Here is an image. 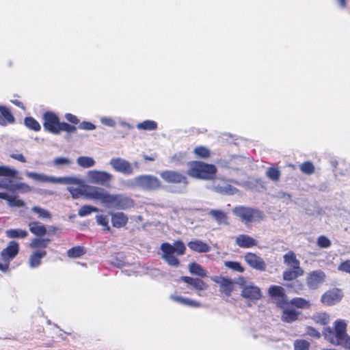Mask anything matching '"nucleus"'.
Here are the masks:
<instances>
[{"label": "nucleus", "instance_id": "nucleus-38", "mask_svg": "<svg viewBox=\"0 0 350 350\" xmlns=\"http://www.w3.org/2000/svg\"><path fill=\"white\" fill-rule=\"evenodd\" d=\"M10 207H23L25 202L16 196H11L7 193L5 200Z\"/></svg>", "mask_w": 350, "mask_h": 350}, {"label": "nucleus", "instance_id": "nucleus-17", "mask_svg": "<svg viewBox=\"0 0 350 350\" xmlns=\"http://www.w3.org/2000/svg\"><path fill=\"white\" fill-rule=\"evenodd\" d=\"M180 280L185 282L193 289L198 291V295L202 296L200 291H205L208 288V285L202 280L198 278H191L189 276H182Z\"/></svg>", "mask_w": 350, "mask_h": 350}, {"label": "nucleus", "instance_id": "nucleus-46", "mask_svg": "<svg viewBox=\"0 0 350 350\" xmlns=\"http://www.w3.org/2000/svg\"><path fill=\"white\" fill-rule=\"evenodd\" d=\"M31 211L33 213H36L40 218H42V219H51V215L50 213L48 211H46V210H45V209H44V208H42L41 207L33 206L31 208Z\"/></svg>", "mask_w": 350, "mask_h": 350}, {"label": "nucleus", "instance_id": "nucleus-49", "mask_svg": "<svg viewBox=\"0 0 350 350\" xmlns=\"http://www.w3.org/2000/svg\"><path fill=\"white\" fill-rule=\"evenodd\" d=\"M295 350H309L310 343L305 340H297L294 342Z\"/></svg>", "mask_w": 350, "mask_h": 350}, {"label": "nucleus", "instance_id": "nucleus-7", "mask_svg": "<svg viewBox=\"0 0 350 350\" xmlns=\"http://www.w3.org/2000/svg\"><path fill=\"white\" fill-rule=\"evenodd\" d=\"M128 185L132 188H139L146 191L158 190L162 187L159 179L151 174L137 176L129 181Z\"/></svg>", "mask_w": 350, "mask_h": 350}, {"label": "nucleus", "instance_id": "nucleus-58", "mask_svg": "<svg viewBox=\"0 0 350 350\" xmlns=\"http://www.w3.org/2000/svg\"><path fill=\"white\" fill-rule=\"evenodd\" d=\"M79 128L83 130L92 131L96 129V126L89 122H83L79 124Z\"/></svg>", "mask_w": 350, "mask_h": 350}, {"label": "nucleus", "instance_id": "nucleus-48", "mask_svg": "<svg viewBox=\"0 0 350 350\" xmlns=\"http://www.w3.org/2000/svg\"><path fill=\"white\" fill-rule=\"evenodd\" d=\"M193 152L197 157L201 158H208L210 156V150L204 146H199L194 149Z\"/></svg>", "mask_w": 350, "mask_h": 350}, {"label": "nucleus", "instance_id": "nucleus-33", "mask_svg": "<svg viewBox=\"0 0 350 350\" xmlns=\"http://www.w3.org/2000/svg\"><path fill=\"white\" fill-rule=\"evenodd\" d=\"M312 319L315 323L322 325L327 324L330 321L329 315L325 312L314 314Z\"/></svg>", "mask_w": 350, "mask_h": 350}, {"label": "nucleus", "instance_id": "nucleus-24", "mask_svg": "<svg viewBox=\"0 0 350 350\" xmlns=\"http://www.w3.org/2000/svg\"><path fill=\"white\" fill-rule=\"evenodd\" d=\"M188 247L193 251L205 253L210 250V247L206 243L200 240H193L188 243Z\"/></svg>", "mask_w": 350, "mask_h": 350}, {"label": "nucleus", "instance_id": "nucleus-64", "mask_svg": "<svg viewBox=\"0 0 350 350\" xmlns=\"http://www.w3.org/2000/svg\"><path fill=\"white\" fill-rule=\"evenodd\" d=\"M12 103H14L15 105H16L22 109H24V106H23V103L21 102L18 101V100H12Z\"/></svg>", "mask_w": 350, "mask_h": 350}, {"label": "nucleus", "instance_id": "nucleus-4", "mask_svg": "<svg viewBox=\"0 0 350 350\" xmlns=\"http://www.w3.org/2000/svg\"><path fill=\"white\" fill-rule=\"evenodd\" d=\"M25 175L34 180L42 183H52L62 185H83L84 181L77 176L55 177L49 176L44 174L26 172Z\"/></svg>", "mask_w": 350, "mask_h": 350}, {"label": "nucleus", "instance_id": "nucleus-12", "mask_svg": "<svg viewBox=\"0 0 350 350\" xmlns=\"http://www.w3.org/2000/svg\"><path fill=\"white\" fill-rule=\"evenodd\" d=\"M109 164L116 172L123 174L131 175L134 172L133 165L124 159L113 158L110 160Z\"/></svg>", "mask_w": 350, "mask_h": 350}, {"label": "nucleus", "instance_id": "nucleus-31", "mask_svg": "<svg viewBox=\"0 0 350 350\" xmlns=\"http://www.w3.org/2000/svg\"><path fill=\"white\" fill-rule=\"evenodd\" d=\"M189 270L191 274L196 275L200 277H206V270L199 264L196 262H192L189 265Z\"/></svg>", "mask_w": 350, "mask_h": 350}, {"label": "nucleus", "instance_id": "nucleus-62", "mask_svg": "<svg viewBox=\"0 0 350 350\" xmlns=\"http://www.w3.org/2000/svg\"><path fill=\"white\" fill-rule=\"evenodd\" d=\"M277 197L281 199L291 200V196L289 193H286L284 192H278L277 194Z\"/></svg>", "mask_w": 350, "mask_h": 350}, {"label": "nucleus", "instance_id": "nucleus-47", "mask_svg": "<svg viewBox=\"0 0 350 350\" xmlns=\"http://www.w3.org/2000/svg\"><path fill=\"white\" fill-rule=\"evenodd\" d=\"M12 177L0 176V189H5L10 191L12 185Z\"/></svg>", "mask_w": 350, "mask_h": 350}, {"label": "nucleus", "instance_id": "nucleus-56", "mask_svg": "<svg viewBox=\"0 0 350 350\" xmlns=\"http://www.w3.org/2000/svg\"><path fill=\"white\" fill-rule=\"evenodd\" d=\"M338 269L339 271L350 273V260H347L340 263Z\"/></svg>", "mask_w": 350, "mask_h": 350}, {"label": "nucleus", "instance_id": "nucleus-34", "mask_svg": "<svg viewBox=\"0 0 350 350\" xmlns=\"http://www.w3.org/2000/svg\"><path fill=\"white\" fill-rule=\"evenodd\" d=\"M20 191L21 193H28L31 191V188L28 185L23 183H14L12 182V185H11L10 191Z\"/></svg>", "mask_w": 350, "mask_h": 350}, {"label": "nucleus", "instance_id": "nucleus-2", "mask_svg": "<svg viewBox=\"0 0 350 350\" xmlns=\"http://www.w3.org/2000/svg\"><path fill=\"white\" fill-rule=\"evenodd\" d=\"M269 293L272 297L273 303L282 310V314L281 316L282 321L291 323L298 319V317L300 315V312L297 311L290 306L282 287L271 286L269 288Z\"/></svg>", "mask_w": 350, "mask_h": 350}, {"label": "nucleus", "instance_id": "nucleus-36", "mask_svg": "<svg viewBox=\"0 0 350 350\" xmlns=\"http://www.w3.org/2000/svg\"><path fill=\"white\" fill-rule=\"evenodd\" d=\"M209 214L215 219L218 224H227L226 215L222 211L211 210L210 211Z\"/></svg>", "mask_w": 350, "mask_h": 350}, {"label": "nucleus", "instance_id": "nucleus-8", "mask_svg": "<svg viewBox=\"0 0 350 350\" xmlns=\"http://www.w3.org/2000/svg\"><path fill=\"white\" fill-rule=\"evenodd\" d=\"M161 250L163 252L162 258L170 265L173 267H178L179 265V261L178 258L174 256V254L178 255L183 254L186 247L182 241H178L174 243V245L168 243H163L161 245Z\"/></svg>", "mask_w": 350, "mask_h": 350}, {"label": "nucleus", "instance_id": "nucleus-32", "mask_svg": "<svg viewBox=\"0 0 350 350\" xmlns=\"http://www.w3.org/2000/svg\"><path fill=\"white\" fill-rule=\"evenodd\" d=\"M77 163L83 168H89L94 166L96 161L93 158L90 157L83 156L77 158Z\"/></svg>", "mask_w": 350, "mask_h": 350}, {"label": "nucleus", "instance_id": "nucleus-63", "mask_svg": "<svg viewBox=\"0 0 350 350\" xmlns=\"http://www.w3.org/2000/svg\"><path fill=\"white\" fill-rule=\"evenodd\" d=\"M184 158L185 154L182 153L176 154L172 157V161H175L176 160L180 161Z\"/></svg>", "mask_w": 350, "mask_h": 350}, {"label": "nucleus", "instance_id": "nucleus-9", "mask_svg": "<svg viewBox=\"0 0 350 350\" xmlns=\"http://www.w3.org/2000/svg\"><path fill=\"white\" fill-rule=\"evenodd\" d=\"M232 212L245 224L260 221L265 217L262 211L246 206H237Z\"/></svg>", "mask_w": 350, "mask_h": 350}, {"label": "nucleus", "instance_id": "nucleus-27", "mask_svg": "<svg viewBox=\"0 0 350 350\" xmlns=\"http://www.w3.org/2000/svg\"><path fill=\"white\" fill-rule=\"evenodd\" d=\"M29 228L31 233L38 237L44 236L46 233L45 226L37 221L30 222L29 224Z\"/></svg>", "mask_w": 350, "mask_h": 350}, {"label": "nucleus", "instance_id": "nucleus-16", "mask_svg": "<svg viewBox=\"0 0 350 350\" xmlns=\"http://www.w3.org/2000/svg\"><path fill=\"white\" fill-rule=\"evenodd\" d=\"M343 297L340 289L335 288L326 292L321 297V301L327 306L334 305L339 302Z\"/></svg>", "mask_w": 350, "mask_h": 350}, {"label": "nucleus", "instance_id": "nucleus-14", "mask_svg": "<svg viewBox=\"0 0 350 350\" xmlns=\"http://www.w3.org/2000/svg\"><path fill=\"white\" fill-rule=\"evenodd\" d=\"M43 126L45 130L53 134L59 133V122L58 117L52 112H46L43 116Z\"/></svg>", "mask_w": 350, "mask_h": 350}, {"label": "nucleus", "instance_id": "nucleus-41", "mask_svg": "<svg viewBox=\"0 0 350 350\" xmlns=\"http://www.w3.org/2000/svg\"><path fill=\"white\" fill-rule=\"evenodd\" d=\"M98 208L90 205H84L78 211V215L80 217H85L90 215L93 212H98Z\"/></svg>", "mask_w": 350, "mask_h": 350}, {"label": "nucleus", "instance_id": "nucleus-39", "mask_svg": "<svg viewBox=\"0 0 350 350\" xmlns=\"http://www.w3.org/2000/svg\"><path fill=\"white\" fill-rule=\"evenodd\" d=\"M157 127V124L153 120H145L137 125V128L139 130L154 131Z\"/></svg>", "mask_w": 350, "mask_h": 350}, {"label": "nucleus", "instance_id": "nucleus-43", "mask_svg": "<svg viewBox=\"0 0 350 350\" xmlns=\"http://www.w3.org/2000/svg\"><path fill=\"white\" fill-rule=\"evenodd\" d=\"M96 220L98 225L102 226L103 229L105 230H110V226H109V218L108 215L99 214L96 216Z\"/></svg>", "mask_w": 350, "mask_h": 350}, {"label": "nucleus", "instance_id": "nucleus-44", "mask_svg": "<svg viewBox=\"0 0 350 350\" xmlns=\"http://www.w3.org/2000/svg\"><path fill=\"white\" fill-rule=\"evenodd\" d=\"M24 122L25 126L31 130L38 131L41 129L40 124L38 123V122L31 117L25 118Z\"/></svg>", "mask_w": 350, "mask_h": 350}, {"label": "nucleus", "instance_id": "nucleus-35", "mask_svg": "<svg viewBox=\"0 0 350 350\" xmlns=\"http://www.w3.org/2000/svg\"><path fill=\"white\" fill-rule=\"evenodd\" d=\"M50 241L51 240L49 239L36 238L31 241L29 244V247L33 249L45 248L47 247Z\"/></svg>", "mask_w": 350, "mask_h": 350}, {"label": "nucleus", "instance_id": "nucleus-5", "mask_svg": "<svg viewBox=\"0 0 350 350\" xmlns=\"http://www.w3.org/2000/svg\"><path fill=\"white\" fill-rule=\"evenodd\" d=\"M159 174L165 182L180 185L178 187H172L170 189L172 192L183 193L186 191V187L188 185V178L185 174L174 170H164L161 172Z\"/></svg>", "mask_w": 350, "mask_h": 350}, {"label": "nucleus", "instance_id": "nucleus-57", "mask_svg": "<svg viewBox=\"0 0 350 350\" xmlns=\"http://www.w3.org/2000/svg\"><path fill=\"white\" fill-rule=\"evenodd\" d=\"M75 130H76V127L75 126H72L66 122H61V124L59 126V132L61 131H64L71 133V132L75 131Z\"/></svg>", "mask_w": 350, "mask_h": 350}, {"label": "nucleus", "instance_id": "nucleus-26", "mask_svg": "<svg viewBox=\"0 0 350 350\" xmlns=\"http://www.w3.org/2000/svg\"><path fill=\"white\" fill-rule=\"evenodd\" d=\"M46 254L45 250L36 251L32 253L29 258V264L31 268H35L40 265L41 259Z\"/></svg>", "mask_w": 350, "mask_h": 350}, {"label": "nucleus", "instance_id": "nucleus-54", "mask_svg": "<svg viewBox=\"0 0 350 350\" xmlns=\"http://www.w3.org/2000/svg\"><path fill=\"white\" fill-rule=\"evenodd\" d=\"M317 245L321 248H328L331 245V241L325 236H320L317 239Z\"/></svg>", "mask_w": 350, "mask_h": 350}, {"label": "nucleus", "instance_id": "nucleus-20", "mask_svg": "<svg viewBox=\"0 0 350 350\" xmlns=\"http://www.w3.org/2000/svg\"><path fill=\"white\" fill-rule=\"evenodd\" d=\"M236 244L241 248H250L257 245L258 241L247 234H239L236 237Z\"/></svg>", "mask_w": 350, "mask_h": 350}, {"label": "nucleus", "instance_id": "nucleus-6", "mask_svg": "<svg viewBox=\"0 0 350 350\" xmlns=\"http://www.w3.org/2000/svg\"><path fill=\"white\" fill-rule=\"evenodd\" d=\"M216 172L217 168L214 165L202 161L193 162L187 170V174L189 176L205 180L213 179Z\"/></svg>", "mask_w": 350, "mask_h": 350}, {"label": "nucleus", "instance_id": "nucleus-42", "mask_svg": "<svg viewBox=\"0 0 350 350\" xmlns=\"http://www.w3.org/2000/svg\"><path fill=\"white\" fill-rule=\"evenodd\" d=\"M85 253L84 248L81 246L74 247L68 250L67 254L70 258H79Z\"/></svg>", "mask_w": 350, "mask_h": 350}, {"label": "nucleus", "instance_id": "nucleus-55", "mask_svg": "<svg viewBox=\"0 0 350 350\" xmlns=\"http://www.w3.org/2000/svg\"><path fill=\"white\" fill-rule=\"evenodd\" d=\"M306 334L311 337H314L316 338H319L321 337V334L316 329L312 327H307L306 328Z\"/></svg>", "mask_w": 350, "mask_h": 350}, {"label": "nucleus", "instance_id": "nucleus-18", "mask_svg": "<svg viewBox=\"0 0 350 350\" xmlns=\"http://www.w3.org/2000/svg\"><path fill=\"white\" fill-rule=\"evenodd\" d=\"M325 275L322 271H315L312 272L307 278V284L310 288H316L325 280Z\"/></svg>", "mask_w": 350, "mask_h": 350}, {"label": "nucleus", "instance_id": "nucleus-61", "mask_svg": "<svg viewBox=\"0 0 350 350\" xmlns=\"http://www.w3.org/2000/svg\"><path fill=\"white\" fill-rule=\"evenodd\" d=\"M10 157L12 159H16L17 161H19L21 162H23V163H25L26 162V159H25V157L22 154L14 153V154H12L10 155Z\"/></svg>", "mask_w": 350, "mask_h": 350}, {"label": "nucleus", "instance_id": "nucleus-51", "mask_svg": "<svg viewBox=\"0 0 350 350\" xmlns=\"http://www.w3.org/2000/svg\"><path fill=\"white\" fill-rule=\"evenodd\" d=\"M90 186H87L84 191H82L81 189L79 188H74L72 187H68V190L69 191L73 198H78L82 195H83L86 198H88L85 195V191Z\"/></svg>", "mask_w": 350, "mask_h": 350}, {"label": "nucleus", "instance_id": "nucleus-53", "mask_svg": "<svg viewBox=\"0 0 350 350\" xmlns=\"http://www.w3.org/2000/svg\"><path fill=\"white\" fill-rule=\"evenodd\" d=\"M53 163L56 166L70 165L72 163V161L66 157H57L54 159Z\"/></svg>", "mask_w": 350, "mask_h": 350}, {"label": "nucleus", "instance_id": "nucleus-40", "mask_svg": "<svg viewBox=\"0 0 350 350\" xmlns=\"http://www.w3.org/2000/svg\"><path fill=\"white\" fill-rule=\"evenodd\" d=\"M18 173V172L16 169L12 168L9 166H0V176L15 177Z\"/></svg>", "mask_w": 350, "mask_h": 350}, {"label": "nucleus", "instance_id": "nucleus-29", "mask_svg": "<svg viewBox=\"0 0 350 350\" xmlns=\"http://www.w3.org/2000/svg\"><path fill=\"white\" fill-rule=\"evenodd\" d=\"M213 189L217 193L226 195H234L238 191L235 187L228 184H225L224 185H215Z\"/></svg>", "mask_w": 350, "mask_h": 350}, {"label": "nucleus", "instance_id": "nucleus-22", "mask_svg": "<svg viewBox=\"0 0 350 350\" xmlns=\"http://www.w3.org/2000/svg\"><path fill=\"white\" fill-rule=\"evenodd\" d=\"M14 117L10 110L4 106H0V125L6 126L14 122Z\"/></svg>", "mask_w": 350, "mask_h": 350}, {"label": "nucleus", "instance_id": "nucleus-1", "mask_svg": "<svg viewBox=\"0 0 350 350\" xmlns=\"http://www.w3.org/2000/svg\"><path fill=\"white\" fill-rule=\"evenodd\" d=\"M85 195L88 199L99 201L107 208L124 210L133 206V201L130 198L122 194H111L102 187H89Z\"/></svg>", "mask_w": 350, "mask_h": 350}, {"label": "nucleus", "instance_id": "nucleus-10", "mask_svg": "<svg viewBox=\"0 0 350 350\" xmlns=\"http://www.w3.org/2000/svg\"><path fill=\"white\" fill-rule=\"evenodd\" d=\"M19 252V244L15 241H10L8 246L0 254V271L7 272L9 271L10 262Z\"/></svg>", "mask_w": 350, "mask_h": 350}, {"label": "nucleus", "instance_id": "nucleus-19", "mask_svg": "<svg viewBox=\"0 0 350 350\" xmlns=\"http://www.w3.org/2000/svg\"><path fill=\"white\" fill-rule=\"evenodd\" d=\"M112 226L117 228L125 226L129 221L127 215L122 212H110Z\"/></svg>", "mask_w": 350, "mask_h": 350}, {"label": "nucleus", "instance_id": "nucleus-30", "mask_svg": "<svg viewBox=\"0 0 350 350\" xmlns=\"http://www.w3.org/2000/svg\"><path fill=\"white\" fill-rule=\"evenodd\" d=\"M304 271L302 269H296L288 268L283 273V278L285 280H293L297 277L302 275Z\"/></svg>", "mask_w": 350, "mask_h": 350}, {"label": "nucleus", "instance_id": "nucleus-21", "mask_svg": "<svg viewBox=\"0 0 350 350\" xmlns=\"http://www.w3.org/2000/svg\"><path fill=\"white\" fill-rule=\"evenodd\" d=\"M213 280L219 284L220 286V291L222 293L229 296L232 291L233 289V284L230 279L225 278H217L213 279Z\"/></svg>", "mask_w": 350, "mask_h": 350}, {"label": "nucleus", "instance_id": "nucleus-3", "mask_svg": "<svg viewBox=\"0 0 350 350\" xmlns=\"http://www.w3.org/2000/svg\"><path fill=\"white\" fill-rule=\"evenodd\" d=\"M323 336L331 344L350 350V336L347 334V324L343 320L334 322V330L329 327H325Z\"/></svg>", "mask_w": 350, "mask_h": 350}, {"label": "nucleus", "instance_id": "nucleus-13", "mask_svg": "<svg viewBox=\"0 0 350 350\" xmlns=\"http://www.w3.org/2000/svg\"><path fill=\"white\" fill-rule=\"evenodd\" d=\"M242 288L241 295L250 300H258L261 296L260 288L255 286L253 283L243 281L240 283Z\"/></svg>", "mask_w": 350, "mask_h": 350}, {"label": "nucleus", "instance_id": "nucleus-23", "mask_svg": "<svg viewBox=\"0 0 350 350\" xmlns=\"http://www.w3.org/2000/svg\"><path fill=\"white\" fill-rule=\"evenodd\" d=\"M170 298L172 301L178 303L181 305L187 306L193 308H198L200 306V304L199 302L176 294L171 295Z\"/></svg>", "mask_w": 350, "mask_h": 350}, {"label": "nucleus", "instance_id": "nucleus-15", "mask_svg": "<svg viewBox=\"0 0 350 350\" xmlns=\"http://www.w3.org/2000/svg\"><path fill=\"white\" fill-rule=\"evenodd\" d=\"M244 259L252 268L261 271L266 270L267 265L265 260L256 254L248 252L245 255Z\"/></svg>", "mask_w": 350, "mask_h": 350}, {"label": "nucleus", "instance_id": "nucleus-28", "mask_svg": "<svg viewBox=\"0 0 350 350\" xmlns=\"http://www.w3.org/2000/svg\"><path fill=\"white\" fill-rule=\"evenodd\" d=\"M5 233V235L10 239H25L29 234L27 230L20 228L8 229Z\"/></svg>", "mask_w": 350, "mask_h": 350}, {"label": "nucleus", "instance_id": "nucleus-52", "mask_svg": "<svg viewBox=\"0 0 350 350\" xmlns=\"http://www.w3.org/2000/svg\"><path fill=\"white\" fill-rule=\"evenodd\" d=\"M225 265L229 269H231L234 271L242 273L244 271V268L241 266V265L238 262L233 261H228L225 262Z\"/></svg>", "mask_w": 350, "mask_h": 350}, {"label": "nucleus", "instance_id": "nucleus-50", "mask_svg": "<svg viewBox=\"0 0 350 350\" xmlns=\"http://www.w3.org/2000/svg\"><path fill=\"white\" fill-rule=\"evenodd\" d=\"M301 171L306 174H312L314 172V166L311 162H304L300 165Z\"/></svg>", "mask_w": 350, "mask_h": 350}, {"label": "nucleus", "instance_id": "nucleus-60", "mask_svg": "<svg viewBox=\"0 0 350 350\" xmlns=\"http://www.w3.org/2000/svg\"><path fill=\"white\" fill-rule=\"evenodd\" d=\"M65 118L70 122L73 124H78L79 120L77 118V117L75 115H72L71 113H66L65 115Z\"/></svg>", "mask_w": 350, "mask_h": 350}, {"label": "nucleus", "instance_id": "nucleus-37", "mask_svg": "<svg viewBox=\"0 0 350 350\" xmlns=\"http://www.w3.org/2000/svg\"><path fill=\"white\" fill-rule=\"evenodd\" d=\"M291 305L298 308H309L310 306V303L306 299L301 297H295L293 298L290 303Z\"/></svg>", "mask_w": 350, "mask_h": 350}, {"label": "nucleus", "instance_id": "nucleus-45", "mask_svg": "<svg viewBox=\"0 0 350 350\" xmlns=\"http://www.w3.org/2000/svg\"><path fill=\"white\" fill-rule=\"evenodd\" d=\"M267 176L273 181H278L280 177V172L278 168L269 167L266 172Z\"/></svg>", "mask_w": 350, "mask_h": 350}, {"label": "nucleus", "instance_id": "nucleus-59", "mask_svg": "<svg viewBox=\"0 0 350 350\" xmlns=\"http://www.w3.org/2000/svg\"><path fill=\"white\" fill-rule=\"evenodd\" d=\"M100 122L102 124L110 127H113L116 125V122L112 118L108 117H103L100 119Z\"/></svg>", "mask_w": 350, "mask_h": 350}, {"label": "nucleus", "instance_id": "nucleus-25", "mask_svg": "<svg viewBox=\"0 0 350 350\" xmlns=\"http://www.w3.org/2000/svg\"><path fill=\"white\" fill-rule=\"evenodd\" d=\"M284 262L289 268L302 269L299 266V261L297 259L295 253L291 251L284 255Z\"/></svg>", "mask_w": 350, "mask_h": 350}, {"label": "nucleus", "instance_id": "nucleus-11", "mask_svg": "<svg viewBox=\"0 0 350 350\" xmlns=\"http://www.w3.org/2000/svg\"><path fill=\"white\" fill-rule=\"evenodd\" d=\"M86 177L90 183L107 185L112 180L113 175L105 171L90 170Z\"/></svg>", "mask_w": 350, "mask_h": 350}]
</instances>
